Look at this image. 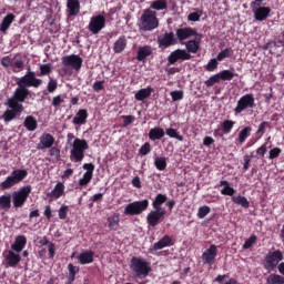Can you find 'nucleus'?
<instances>
[{
    "mask_svg": "<svg viewBox=\"0 0 284 284\" xmlns=\"http://www.w3.org/2000/svg\"><path fill=\"white\" fill-rule=\"evenodd\" d=\"M108 223H109V227L111 230H114V227H116V225H119V215H112V216L108 217Z\"/></svg>",
    "mask_w": 284,
    "mask_h": 284,
    "instance_id": "603ef678",
    "label": "nucleus"
},
{
    "mask_svg": "<svg viewBox=\"0 0 284 284\" xmlns=\"http://www.w3.org/2000/svg\"><path fill=\"white\" fill-rule=\"evenodd\" d=\"M220 185L221 187H223L221 190V194H223L224 196H234L236 191L234 190V187L230 186L229 181H221Z\"/></svg>",
    "mask_w": 284,
    "mask_h": 284,
    "instance_id": "473e14b6",
    "label": "nucleus"
},
{
    "mask_svg": "<svg viewBox=\"0 0 284 284\" xmlns=\"http://www.w3.org/2000/svg\"><path fill=\"white\" fill-rule=\"evenodd\" d=\"M149 10H156L158 12L161 10H168V0L151 1Z\"/></svg>",
    "mask_w": 284,
    "mask_h": 284,
    "instance_id": "7c9ffc66",
    "label": "nucleus"
},
{
    "mask_svg": "<svg viewBox=\"0 0 284 284\" xmlns=\"http://www.w3.org/2000/svg\"><path fill=\"white\" fill-rule=\"evenodd\" d=\"M266 284H284V277L278 274L272 273L266 278Z\"/></svg>",
    "mask_w": 284,
    "mask_h": 284,
    "instance_id": "58836bf2",
    "label": "nucleus"
},
{
    "mask_svg": "<svg viewBox=\"0 0 284 284\" xmlns=\"http://www.w3.org/2000/svg\"><path fill=\"white\" fill-rule=\"evenodd\" d=\"M266 152H267V144H263L256 150L257 156H261L262 159L263 156H265Z\"/></svg>",
    "mask_w": 284,
    "mask_h": 284,
    "instance_id": "e2e57ef3",
    "label": "nucleus"
},
{
    "mask_svg": "<svg viewBox=\"0 0 284 284\" xmlns=\"http://www.w3.org/2000/svg\"><path fill=\"white\" fill-rule=\"evenodd\" d=\"M151 151H152V146L150 145V142H145L139 150L142 156H146V154H150Z\"/></svg>",
    "mask_w": 284,
    "mask_h": 284,
    "instance_id": "3c124183",
    "label": "nucleus"
},
{
    "mask_svg": "<svg viewBox=\"0 0 284 284\" xmlns=\"http://www.w3.org/2000/svg\"><path fill=\"white\" fill-rule=\"evenodd\" d=\"M250 132H252V128H250V126L244 128L239 133V138H237L239 143H241V144L245 143V140L247 139V136H250Z\"/></svg>",
    "mask_w": 284,
    "mask_h": 284,
    "instance_id": "79ce46f5",
    "label": "nucleus"
},
{
    "mask_svg": "<svg viewBox=\"0 0 284 284\" xmlns=\"http://www.w3.org/2000/svg\"><path fill=\"white\" fill-rule=\"evenodd\" d=\"M12 21H14L13 14L6 16L0 24L1 32H6L8 30V28H10V26H12Z\"/></svg>",
    "mask_w": 284,
    "mask_h": 284,
    "instance_id": "e433bc0d",
    "label": "nucleus"
},
{
    "mask_svg": "<svg viewBox=\"0 0 284 284\" xmlns=\"http://www.w3.org/2000/svg\"><path fill=\"white\" fill-rule=\"evenodd\" d=\"M92 181V173L85 172L83 178L79 180V185H88Z\"/></svg>",
    "mask_w": 284,
    "mask_h": 284,
    "instance_id": "864d4df0",
    "label": "nucleus"
},
{
    "mask_svg": "<svg viewBox=\"0 0 284 284\" xmlns=\"http://www.w3.org/2000/svg\"><path fill=\"white\" fill-rule=\"evenodd\" d=\"M217 77L220 78V81H232V79H234V72L231 70H223L217 73Z\"/></svg>",
    "mask_w": 284,
    "mask_h": 284,
    "instance_id": "a19ab883",
    "label": "nucleus"
},
{
    "mask_svg": "<svg viewBox=\"0 0 284 284\" xmlns=\"http://www.w3.org/2000/svg\"><path fill=\"white\" fill-rule=\"evenodd\" d=\"M206 70L207 72H214V70H216V68H219V62L216 59H212L210 60V62L206 64Z\"/></svg>",
    "mask_w": 284,
    "mask_h": 284,
    "instance_id": "6e6d98bb",
    "label": "nucleus"
},
{
    "mask_svg": "<svg viewBox=\"0 0 284 284\" xmlns=\"http://www.w3.org/2000/svg\"><path fill=\"white\" fill-rule=\"evenodd\" d=\"M68 271H69V275H68L69 283H74V278L77 276V272H79V268L72 264H69Z\"/></svg>",
    "mask_w": 284,
    "mask_h": 284,
    "instance_id": "c03bdc74",
    "label": "nucleus"
},
{
    "mask_svg": "<svg viewBox=\"0 0 284 284\" xmlns=\"http://www.w3.org/2000/svg\"><path fill=\"white\" fill-rule=\"evenodd\" d=\"M26 176H28L27 170L16 169L6 178L3 182H1L0 189L10 190L11 187H14V185H19V183H21Z\"/></svg>",
    "mask_w": 284,
    "mask_h": 284,
    "instance_id": "423d86ee",
    "label": "nucleus"
},
{
    "mask_svg": "<svg viewBox=\"0 0 284 284\" xmlns=\"http://www.w3.org/2000/svg\"><path fill=\"white\" fill-rule=\"evenodd\" d=\"M175 37L176 41L181 42L190 39L191 37H199V32L190 27L180 28L175 30Z\"/></svg>",
    "mask_w": 284,
    "mask_h": 284,
    "instance_id": "f3484780",
    "label": "nucleus"
},
{
    "mask_svg": "<svg viewBox=\"0 0 284 284\" xmlns=\"http://www.w3.org/2000/svg\"><path fill=\"white\" fill-rule=\"evenodd\" d=\"M169 245H172V237H170L169 235H165L159 242H155L153 244V250L155 251L163 250V247H168Z\"/></svg>",
    "mask_w": 284,
    "mask_h": 284,
    "instance_id": "2f4dec72",
    "label": "nucleus"
},
{
    "mask_svg": "<svg viewBox=\"0 0 284 284\" xmlns=\"http://www.w3.org/2000/svg\"><path fill=\"white\" fill-rule=\"evenodd\" d=\"M54 145V136L50 133H43L40 136V141L37 145V150H50Z\"/></svg>",
    "mask_w": 284,
    "mask_h": 284,
    "instance_id": "a211bd4d",
    "label": "nucleus"
},
{
    "mask_svg": "<svg viewBox=\"0 0 284 284\" xmlns=\"http://www.w3.org/2000/svg\"><path fill=\"white\" fill-rule=\"evenodd\" d=\"M254 243H256V235H252L248 240L245 241L243 244V250H250Z\"/></svg>",
    "mask_w": 284,
    "mask_h": 284,
    "instance_id": "4d7b16f0",
    "label": "nucleus"
},
{
    "mask_svg": "<svg viewBox=\"0 0 284 284\" xmlns=\"http://www.w3.org/2000/svg\"><path fill=\"white\" fill-rule=\"evenodd\" d=\"M105 28V17L103 14L93 16L90 18L88 30L91 34H99Z\"/></svg>",
    "mask_w": 284,
    "mask_h": 284,
    "instance_id": "f8f14e48",
    "label": "nucleus"
},
{
    "mask_svg": "<svg viewBox=\"0 0 284 284\" xmlns=\"http://www.w3.org/2000/svg\"><path fill=\"white\" fill-rule=\"evenodd\" d=\"M70 160L73 163H81L85 158V150L90 146L88 145V141L75 138L73 143H70Z\"/></svg>",
    "mask_w": 284,
    "mask_h": 284,
    "instance_id": "20e7f679",
    "label": "nucleus"
},
{
    "mask_svg": "<svg viewBox=\"0 0 284 284\" xmlns=\"http://www.w3.org/2000/svg\"><path fill=\"white\" fill-rule=\"evenodd\" d=\"M125 48H128V39L125 36H122L114 42L113 52H115V54H121Z\"/></svg>",
    "mask_w": 284,
    "mask_h": 284,
    "instance_id": "5701e85b",
    "label": "nucleus"
},
{
    "mask_svg": "<svg viewBox=\"0 0 284 284\" xmlns=\"http://www.w3.org/2000/svg\"><path fill=\"white\" fill-rule=\"evenodd\" d=\"M281 261H283V253L281 251L268 252L264 260V267L267 272H274Z\"/></svg>",
    "mask_w": 284,
    "mask_h": 284,
    "instance_id": "1a4fd4ad",
    "label": "nucleus"
},
{
    "mask_svg": "<svg viewBox=\"0 0 284 284\" xmlns=\"http://www.w3.org/2000/svg\"><path fill=\"white\" fill-rule=\"evenodd\" d=\"M57 87H58V84L54 81V79L50 78V81H49V83L47 85L48 92H50V93L54 92L57 90Z\"/></svg>",
    "mask_w": 284,
    "mask_h": 284,
    "instance_id": "052dcab7",
    "label": "nucleus"
},
{
    "mask_svg": "<svg viewBox=\"0 0 284 284\" xmlns=\"http://www.w3.org/2000/svg\"><path fill=\"white\" fill-rule=\"evenodd\" d=\"M154 165L156 170H160V172H163L168 168V160L163 156H158L154 159Z\"/></svg>",
    "mask_w": 284,
    "mask_h": 284,
    "instance_id": "4c0bfd02",
    "label": "nucleus"
},
{
    "mask_svg": "<svg viewBox=\"0 0 284 284\" xmlns=\"http://www.w3.org/2000/svg\"><path fill=\"white\" fill-rule=\"evenodd\" d=\"M130 268L133 272L135 278H148L152 272V266L150 262H146L142 257H132L130 262Z\"/></svg>",
    "mask_w": 284,
    "mask_h": 284,
    "instance_id": "7ed1b4c3",
    "label": "nucleus"
},
{
    "mask_svg": "<svg viewBox=\"0 0 284 284\" xmlns=\"http://www.w3.org/2000/svg\"><path fill=\"white\" fill-rule=\"evenodd\" d=\"M251 9L256 21H265L270 17V12H272L270 7H263L258 2H251Z\"/></svg>",
    "mask_w": 284,
    "mask_h": 284,
    "instance_id": "ddd939ff",
    "label": "nucleus"
},
{
    "mask_svg": "<svg viewBox=\"0 0 284 284\" xmlns=\"http://www.w3.org/2000/svg\"><path fill=\"white\" fill-rule=\"evenodd\" d=\"M281 155V149L278 148H274L268 152V159H278V156Z\"/></svg>",
    "mask_w": 284,
    "mask_h": 284,
    "instance_id": "13d9d810",
    "label": "nucleus"
},
{
    "mask_svg": "<svg viewBox=\"0 0 284 284\" xmlns=\"http://www.w3.org/2000/svg\"><path fill=\"white\" fill-rule=\"evenodd\" d=\"M26 100H19L17 98H14V95H12L9 100H8V105L11 110H7L3 115L2 119L3 121H6L7 123L12 121L13 119H17V116H21V112H23L24 108H23V102Z\"/></svg>",
    "mask_w": 284,
    "mask_h": 284,
    "instance_id": "39448f33",
    "label": "nucleus"
},
{
    "mask_svg": "<svg viewBox=\"0 0 284 284\" xmlns=\"http://www.w3.org/2000/svg\"><path fill=\"white\" fill-rule=\"evenodd\" d=\"M190 59H192V54L185 49H176L168 57L170 65H174L178 61H190Z\"/></svg>",
    "mask_w": 284,
    "mask_h": 284,
    "instance_id": "4468645a",
    "label": "nucleus"
},
{
    "mask_svg": "<svg viewBox=\"0 0 284 284\" xmlns=\"http://www.w3.org/2000/svg\"><path fill=\"white\" fill-rule=\"evenodd\" d=\"M49 154L50 156H54L55 159H59V156H61V150H59L58 148H50L49 150Z\"/></svg>",
    "mask_w": 284,
    "mask_h": 284,
    "instance_id": "0e129e2a",
    "label": "nucleus"
},
{
    "mask_svg": "<svg viewBox=\"0 0 284 284\" xmlns=\"http://www.w3.org/2000/svg\"><path fill=\"white\" fill-rule=\"evenodd\" d=\"M201 37L202 36L199 34L195 39L189 40L184 43L189 54H196V52H199V48H201Z\"/></svg>",
    "mask_w": 284,
    "mask_h": 284,
    "instance_id": "412c9836",
    "label": "nucleus"
},
{
    "mask_svg": "<svg viewBox=\"0 0 284 284\" xmlns=\"http://www.w3.org/2000/svg\"><path fill=\"white\" fill-rule=\"evenodd\" d=\"M23 125L29 132H34V130L38 128L37 119H34L32 115H29L24 119Z\"/></svg>",
    "mask_w": 284,
    "mask_h": 284,
    "instance_id": "72a5a7b5",
    "label": "nucleus"
},
{
    "mask_svg": "<svg viewBox=\"0 0 284 284\" xmlns=\"http://www.w3.org/2000/svg\"><path fill=\"white\" fill-rule=\"evenodd\" d=\"M62 64L65 68H72L79 72V70H81V65H83V58L77 54L64 55L62 58Z\"/></svg>",
    "mask_w": 284,
    "mask_h": 284,
    "instance_id": "2eb2a0df",
    "label": "nucleus"
},
{
    "mask_svg": "<svg viewBox=\"0 0 284 284\" xmlns=\"http://www.w3.org/2000/svg\"><path fill=\"white\" fill-rule=\"evenodd\" d=\"M171 98L172 101H181L183 99V91H172Z\"/></svg>",
    "mask_w": 284,
    "mask_h": 284,
    "instance_id": "bf43d9fd",
    "label": "nucleus"
},
{
    "mask_svg": "<svg viewBox=\"0 0 284 284\" xmlns=\"http://www.w3.org/2000/svg\"><path fill=\"white\" fill-rule=\"evenodd\" d=\"M163 136H165V130L159 126L151 129L149 132V139L151 141H161Z\"/></svg>",
    "mask_w": 284,
    "mask_h": 284,
    "instance_id": "393cba45",
    "label": "nucleus"
},
{
    "mask_svg": "<svg viewBox=\"0 0 284 284\" xmlns=\"http://www.w3.org/2000/svg\"><path fill=\"white\" fill-rule=\"evenodd\" d=\"M139 30L142 32H152L159 28V18H156V11L152 9H145L138 21Z\"/></svg>",
    "mask_w": 284,
    "mask_h": 284,
    "instance_id": "f03ea898",
    "label": "nucleus"
},
{
    "mask_svg": "<svg viewBox=\"0 0 284 284\" xmlns=\"http://www.w3.org/2000/svg\"><path fill=\"white\" fill-rule=\"evenodd\" d=\"M61 103H63L61 95H57L52 99V105L54 108H59V105H61Z\"/></svg>",
    "mask_w": 284,
    "mask_h": 284,
    "instance_id": "69168bd1",
    "label": "nucleus"
},
{
    "mask_svg": "<svg viewBox=\"0 0 284 284\" xmlns=\"http://www.w3.org/2000/svg\"><path fill=\"white\" fill-rule=\"evenodd\" d=\"M52 72V64H42L40 65V77H45V74H50Z\"/></svg>",
    "mask_w": 284,
    "mask_h": 284,
    "instance_id": "09e8293b",
    "label": "nucleus"
},
{
    "mask_svg": "<svg viewBox=\"0 0 284 284\" xmlns=\"http://www.w3.org/2000/svg\"><path fill=\"white\" fill-rule=\"evenodd\" d=\"M210 212H211L210 206L207 205L201 206L197 211V216L199 219H205V216H207Z\"/></svg>",
    "mask_w": 284,
    "mask_h": 284,
    "instance_id": "8fccbe9b",
    "label": "nucleus"
},
{
    "mask_svg": "<svg viewBox=\"0 0 284 284\" xmlns=\"http://www.w3.org/2000/svg\"><path fill=\"white\" fill-rule=\"evenodd\" d=\"M201 17H203V11H196L189 14V21H201Z\"/></svg>",
    "mask_w": 284,
    "mask_h": 284,
    "instance_id": "5fc2aeb1",
    "label": "nucleus"
},
{
    "mask_svg": "<svg viewBox=\"0 0 284 284\" xmlns=\"http://www.w3.org/2000/svg\"><path fill=\"white\" fill-rule=\"evenodd\" d=\"M67 8L70 17H77L80 12L81 4L79 3V0H68Z\"/></svg>",
    "mask_w": 284,
    "mask_h": 284,
    "instance_id": "a878e982",
    "label": "nucleus"
},
{
    "mask_svg": "<svg viewBox=\"0 0 284 284\" xmlns=\"http://www.w3.org/2000/svg\"><path fill=\"white\" fill-rule=\"evenodd\" d=\"M165 133L170 139H176L178 141H183V135H180L175 129L169 128L165 130Z\"/></svg>",
    "mask_w": 284,
    "mask_h": 284,
    "instance_id": "a18cd8bd",
    "label": "nucleus"
},
{
    "mask_svg": "<svg viewBox=\"0 0 284 284\" xmlns=\"http://www.w3.org/2000/svg\"><path fill=\"white\" fill-rule=\"evenodd\" d=\"M3 263L8 265V267H17V265L21 263V255L14 253V251H8L4 255Z\"/></svg>",
    "mask_w": 284,
    "mask_h": 284,
    "instance_id": "6ab92c4d",
    "label": "nucleus"
},
{
    "mask_svg": "<svg viewBox=\"0 0 284 284\" xmlns=\"http://www.w3.org/2000/svg\"><path fill=\"white\" fill-rule=\"evenodd\" d=\"M67 216H68V206L62 205L59 209V219L64 220V219H67Z\"/></svg>",
    "mask_w": 284,
    "mask_h": 284,
    "instance_id": "680f3d73",
    "label": "nucleus"
},
{
    "mask_svg": "<svg viewBox=\"0 0 284 284\" xmlns=\"http://www.w3.org/2000/svg\"><path fill=\"white\" fill-rule=\"evenodd\" d=\"M151 94H152L151 88L140 89L135 93L134 99L135 101H145V99L150 98Z\"/></svg>",
    "mask_w": 284,
    "mask_h": 284,
    "instance_id": "f704fd0d",
    "label": "nucleus"
},
{
    "mask_svg": "<svg viewBox=\"0 0 284 284\" xmlns=\"http://www.w3.org/2000/svg\"><path fill=\"white\" fill-rule=\"evenodd\" d=\"M235 122L232 120H225L222 122V132L224 134H230L232 132V128H234Z\"/></svg>",
    "mask_w": 284,
    "mask_h": 284,
    "instance_id": "37998d69",
    "label": "nucleus"
},
{
    "mask_svg": "<svg viewBox=\"0 0 284 284\" xmlns=\"http://www.w3.org/2000/svg\"><path fill=\"white\" fill-rule=\"evenodd\" d=\"M78 261H79V263H81V265H88V264L92 263L94 261V252L87 251V252L81 253L78 256Z\"/></svg>",
    "mask_w": 284,
    "mask_h": 284,
    "instance_id": "cd10ccee",
    "label": "nucleus"
},
{
    "mask_svg": "<svg viewBox=\"0 0 284 284\" xmlns=\"http://www.w3.org/2000/svg\"><path fill=\"white\" fill-rule=\"evenodd\" d=\"M219 81H221V79L219 78V73H216L209 78L204 83L206 88H212V85H215V83H219Z\"/></svg>",
    "mask_w": 284,
    "mask_h": 284,
    "instance_id": "de8ad7c7",
    "label": "nucleus"
},
{
    "mask_svg": "<svg viewBox=\"0 0 284 284\" xmlns=\"http://www.w3.org/2000/svg\"><path fill=\"white\" fill-rule=\"evenodd\" d=\"M63 194H65V185H63V183L60 182L51 191V196H53V199H61Z\"/></svg>",
    "mask_w": 284,
    "mask_h": 284,
    "instance_id": "c9c22d12",
    "label": "nucleus"
},
{
    "mask_svg": "<svg viewBox=\"0 0 284 284\" xmlns=\"http://www.w3.org/2000/svg\"><path fill=\"white\" fill-rule=\"evenodd\" d=\"M88 121V110L81 109L73 118V125H83Z\"/></svg>",
    "mask_w": 284,
    "mask_h": 284,
    "instance_id": "bb28decb",
    "label": "nucleus"
},
{
    "mask_svg": "<svg viewBox=\"0 0 284 284\" xmlns=\"http://www.w3.org/2000/svg\"><path fill=\"white\" fill-rule=\"evenodd\" d=\"M158 43L160 48H170V45H175L176 37H174V32L165 33L163 37H159Z\"/></svg>",
    "mask_w": 284,
    "mask_h": 284,
    "instance_id": "aec40b11",
    "label": "nucleus"
},
{
    "mask_svg": "<svg viewBox=\"0 0 284 284\" xmlns=\"http://www.w3.org/2000/svg\"><path fill=\"white\" fill-rule=\"evenodd\" d=\"M227 57H232V49H231V48H227V49L222 50V51L217 54L216 60H217V61H223V59H227Z\"/></svg>",
    "mask_w": 284,
    "mask_h": 284,
    "instance_id": "49530a36",
    "label": "nucleus"
},
{
    "mask_svg": "<svg viewBox=\"0 0 284 284\" xmlns=\"http://www.w3.org/2000/svg\"><path fill=\"white\" fill-rule=\"evenodd\" d=\"M217 254H219V247L212 244L202 254V261L204 265H212L216 261Z\"/></svg>",
    "mask_w": 284,
    "mask_h": 284,
    "instance_id": "dca6fc26",
    "label": "nucleus"
},
{
    "mask_svg": "<svg viewBox=\"0 0 284 284\" xmlns=\"http://www.w3.org/2000/svg\"><path fill=\"white\" fill-rule=\"evenodd\" d=\"M151 54H152V47L150 45L140 47L138 49L136 60L145 61V59H148V57H150Z\"/></svg>",
    "mask_w": 284,
    "mask_h": 284,
    "instance_id": "c85d7f7f",
    "label": "nucleus"
},
{
    "mask_svg": "<svg viewBox=\"0 0 284 284\" xmlns=\"http://www.w3.org/2000/svg\"><path fill=\"white\" fill-rule=\"evenodd\" d=\"M31 192H32V186L30 185L23 186L19 191H14L11 194L13 207H23Z\"/></svg>",
    "mask_w": 284,
    "mask_h": 284,
    "instance_id": "6e6552de",
    "label": "nucleus"
},
{
    "mask_svg": "<svg viewBox=\"0 0 284 284\" xmlns=\"http://www.w3.org/2000/svg\"><path fill=\"white\" fill-rule=\"evenodd\" d=\"M168 211L165 209H153L146 215V223L150 227H156V225L165 220Z\"/></svg>",
    "mask_w": 284,
    "mask_h": 284,
    "instance_id": "9b49d317",
    "label": "nucleus"
},
{
    "mask_svg": "<svg viewBox=\"0 0 284 284\" xmlns=\"http://www.w3.org/2000/svg\"><path fill=\"white\" fill-rule=\"evenodd\" d=\"M12 207V195L10 193L0 195V211L8 212Z\"/></svg>",
    "mask_w": 284,
    "mask_h": 284,
    "instance_id": "4be33fe9",
    "label": "nucleus"
},
{
    "mask_svg": "<svg viewBox=\"0 0 284 284\" xmlns=\"http://www.w3.org/2000/svg\"><path fill=\"white\" fill-rule=\"evenodd\" d=\"M93 90L94 92H100V90H103V81H97L93 83Z\"/></svg>",
    "mask_w": 284,
    "mask_h": 284,
    "instance_id": "774afa93",
    "label": "nucleus"
},
{
    "mask_svg": "<svg viewBox=\"0 0 284 284\" xmlns=\"http://www.w3.org/2000/svg\"><path fill=\"white\" fill-rule=\"evenodd\" d=\"M232 201L233 203H236V205H241L242 207H245V209L250 207V201H247V197L245 196H241V195L233 196Z\"/></svg>",
    "mask_w": 284,
    "mask_h": 284,
    "instance_id": "ea45409f",
    "label": "nucleus"
},
{
    "mask_svg": "<svg viewBox=\"0 0 284 284\" xmlns=\"http://www.w3.org/2000/svg\"><path fill=\"white\" fill-rule=\"evenodd\" d=\"M43 83V80L37 78V73L28 68L27 73L18 79V88L13 92L14 99L19 101H26L30 97V90L28 88H39Z\"/></svg>",
    "mask_w": 284,
    "mask_h": 284,
    "instance_id": "f257e3e1",
    "label": "nucleus"
},
{
    "mask_svg": "<svg viewBox=\"0 0 284 284\" xmlns=\"http://www.w3.org/2000/svg\"><path fill=\"white\" fill-rule=\"evenodd\" d=\"M28 243V239L24 235H20L16 237V242L11 245V250L13 252H23V247Z\"/></svg>",
    "mask_w": 284,
    "mask_h": 284,
    "instance_id": "b1692460",
    "label": "nucleus"
},
{
    "mask_svg": "<svg viewBox=\"0 0 284 284\" xmlns=\"http://www.w3.org/2000/svg\"><path fill=\"white\" fill-rule=\"evenodd\" d=\"M252 108H256V103L254 100V95L252 93L245 94L236 103V106L234 108L235 114H241L242 112H245V110H250Z\"/></svg>",
    "mask_w": 284,
    "mask_h": 284,
    "instance_id": "9d476101",
    "label": "nucleus"
},
{
    "mask_svg": "<svg viewBox=\"0 0 284 284\" xmlns=\"http://www.w3.org/2000/svg\"><path fill=\"white\" fill-rule=\"evenodd\" d=\"M166 201H168V195L161 194V193L158 194L154 201L152 202L153 210H165V207L161 205H163V203H165Z\"/></svg>",
    "mask_w": 284,
    "mask_h": 284,
    "instance_id": "c756f323",
    "label": "nucleus"
},
{
    "mask_svg": "<svg viewBox=\"0 0 284 284\" xmlns=\"http://www.w3.org/2000/svg\"><path fill=\"white\" fill-rule=\"evenodd\" d=\"M123 121H124V126H128V125L134 123V116H132V115H124L123 116Z\"/></svg>",
    "mask_w": 284,
    "mask_h": 284,
    "instance_id": "338daca9",
    "label": "nucleus"
},
{
    "mask_svg": "<svg viewBox=\"0 0 284 284\" xmlns=\"http://www.w3.org/2000/svg\"><path fill=\"white\" fill-rule=\"evenodd\" d=\"M148 207H150V201L148 200L135 201V202L129 203L124 207V214L126 216H138L139 214H143V212H145Z\"/></svg>",
    "mask_w": 284,
    "mask_h": 284,
    "instance_id": "0eeeda50",
    "label": "nucleus"
}]
</instances>
